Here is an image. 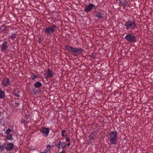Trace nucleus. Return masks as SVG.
Instances as JSON below:
<instances>
[{"instance_id": "obj_25", "label": "nucleus", "mask_w": 153, "mask_h": 153, "mask_svg": "<svg viewBox=\"0 0 153 153\" xmlns=\"http://www.w3.org/2000/svg\"><path fill=\"white\" fill-rule=\"evenodd\" d=\"M51 147V146L49 144L47 145V146L46 149H45L46 152H47L49 151L50 150Z\"/></svg>"}, {"instance_id": "obj_19", "label": "nucleus", "mask_w": 153, "mask_h": 153, "mask_svg": "<svg viewBox=\"0 0 153 153\" xmlns=\"http://www.w3.org/2000/svg\"><path fill=\"white\" fill-rule=\"evenodd\" d=\"M17 36L16 34L15 33H14L12 34L10 36V39L12 40H14L16 38Z\"/></svg>"}, {"instance_id": "obj_29", "label": "nucleus", "mask_w": 153, "mask_h": 153, "mask_svg": "<svg viewBox=\"0 0 153 153\" xmlns=\"http://www.w3.org/2000/svg\"><path fill=\"white\" fill-rule=\"evenodd\" d=\"M66 139V141L68 142V143H69V141H70V138H69L68 137H66L65 138Z\"/></svg>"}, {"instance_id": "obj_20", "label": "nucleus", "mask_w": 153, "mask_h": 153, "mask_svg": "<svg viewBox=\"0 0 153 153\" xmlns=\"http://www.w3.org/2000/svg\"><path fill=\"white\" fill-rule=\"evenodd\" d=\"M33 93L35 95H36L38 93H40L41 92V90H37L36 89L33 88Z\"/></svg>"}, {"instance_id": "obj_2", "label": "nucleus", "mask_w": 153, "mask_h": 153, "mask_svg": "<svg viewBox=\"0 0 153 153\" xmlns=\"http://www.w3.org/2000/svg\"><path fill=\"white\" fill-rule=\"evenodd\" d=\"M124 26L127 30H133L137 27L135 22L132 20H129L126 21Z\"/></svg>"}, {"instance_id": "obj_22", "label": "nucleus", "mask_w": 153, "mask_h": 153, "mask_svg": "<svg viewBox=\"0 0 153 153\" xmlns=\"http://www.w3.org/2000/svg\"><path fill=\"white\" fill-rule=\"evenodd\" d=\"M7 138L8 140H12V139L13 135L12 134H9L7 135Z\"/></svg>"}, {"instance_id": "obj_16", "label": "nucleus", "mask_w": 153, "mask_h": 153, "mask_svg": "<svg viewBox=\"0 0 153 153\" xmlns=\"http://www.w3.org/2000/svg\"><path fill=\"white\" fill-rule=\"evenodd\" d=\"M5 97V93L0 88V99L4 98Z\"/></svg>"}, {"instance_id": "obj_35", "label": "nucleus", "mask_w": 153, "mask_h": 153, "mask_svg": "<svg viewBox=\"0 0 153 153\" xmlns=\"http://www.w3.org/2000/svg\"><path fill=\"white\" fill-rule=\"evenodd\" d=\"M62 143V142H59L58 143H59V144H60V143Z\"/></svg>"}, {"instance_id": "obj_31", "label": "nucleus", "mask_w": 153, "mask_h": 153, "mask_svg": "<svg viewBox=\"0 0 153 153\" xmlns=\"http://www.w3.org/2000/svg\"><path fill=\"white\" fill-rule=\"evenodd\" d=\"M60 153H65V151H62Z\"/></svg>"}, {"instance_id": "obj_10", "label": "nucleus", "mask_w": 153, "mask_h": 153, "mask_svg": "<svg viewBox=\"0 0 153 153\" xmlns=\"http://www.w3.org/2000/svg\"><path fill=\"white\" fill-rule=\"evenodd\" d=\"M118 1V4L119 6L123 7V8L129 5L127 2L125 0H119Z\"/></svg>"}, {"instance_id": "obj_30", "label": "nucleus", "mask_w": 153, "mask_h": 153, "mask_svg": "<svg viewBox=\"0 0 153 153\" xmlns=\"http://www.w3.org/2000/svg\"><path fill=\"white\" fill-rule=\"evenodd\" d=\"M26 122L25 120L24 119H22L21 120V123H22L25 124Z\"/></svg>"}, {"instance_id": "obj_28", "label": "nucleus", "mask_w": 153, "mask_h": 153, "mask_svg": "<svg viewBox=\"0 0 153 153\" xmlns=\"http://www.w3.org/2000/svg\"><path fill=\"white\" fill-rule=\"evenodd\" d=\"M25 118L26 119H27V120L29 119L30 117V115L25 114Z\"/></svg>"}, {"instance_id": "obj_7", "label": "nucleus", "mask_w": 153, "mask_h": 153, "mask_svg": "<svg viewBox=\"0 0 153 153\" xmlns=\"http://www.w3.org/2000/svg\"><path fill=\"white\" fill-rule=\"evenodd\" d=\"M50 131V129L49 128L44 127H42V129L41 130L40 132L43 136L47 137L48 136Z\"/></svg>"}, {"instance_id": "obj_36", "label": "nucleus", "mask_w": 153, "mask_h": 153, "mask_svg": "<svg viewBox=\"0 0 153 153\" xmlns=\"http://www.w3.org/2000/svg\"><path fill=\"white\" fill-rule=\"evenodd\" d=\"M62 143H65V142H62Z\"/></svg>"}, {"instance_id": "obj_24", "label": "nucleus", "mask_w": 153, "mask_h": 153, "mask_svg": "<svg viewBox=\"0 0 153 153\" xmlns=\"http://www.w3.org/2000/svg\"><path fill=\"white\" fill-rule=\"evenodd\" d=\"M4 149V146L3 145H1L0 144V152H2Z\"/></svg>"}, {"instance_id": "obj_37", "label": "nucleus", "mask_w": 153, "mask_h": 153, "mask_svg": "<svg viewBox=\"0 0 153 153\" xmlns=\"http://www.w3.org/2000/svg\"><path fill=\"white\" fill-rule=\"evenodd\" d=\"M69 132H71L70 130H69Z\"/></svg>"}, {"instance_id": "obj_8", "label": "nucleus", "mask_w": 153, "mask_h": 153, "mask_svg": "<svg viewBox=\"0 0 153 153\" xmlns=\"http://www.w3.org/2000/svg\"><path fill=\"white\" fill-rule=\"evenodd\" d=\"M8 42L6 41H4L1 45L0 51L1 52H3L7 50L9 47Z\"/></svg>"}, {"instance_id": "obj_38", "label": "nucleus", "mask_w": 153, "mask_h": 153, "mask_svg": "<svg viewBox=\"0 0 153 153\" xmlns=\"http://www.w3.org/2000/svg\"><path fill=\"white\" fill-rule=\"evenodd\" d=\"M60 144H58V145H59Z\"/></svg>"}, {"instance_id": "obj_21", "label": "nucleus", "mask_w": 153, "mask_h": 153, "mask_svg": "<svg viewBox=\"0 0 153 153\" xmlns=\"http://www.w3.org/2000/svg\"><path fill=\"white\" fill-rule=\"evenodd\" d=\"M66 131L65 130H63L62 131L61 135L62 137L66 136L67 134L66 133Z\"/></svg>"}, {"instance_id": "obj_39", "label": "nucleus", "mask_w": 153, "mask_h": 153, "mask_svg": "<svg viewBox=\"0 0 153 153\" xmlns=\"http://www.w3.org/2000/svg\"><path fill=\"white\" fill-rule=\"evenodd\" d=\"M9 143L11 144V143Z\"/></svg>"}, {"instance_id": "obj_27", "label": "nucleus", "mask_w": 153, "mask_h": 153, "mask_svg": "<svg viewBox=\"0 0 153 153\" xmlns=\"http://www.w3.org/2000/svg\"><path fill=\"white\" fill-rule=\"evenodd\" d=\"M28 149L30 150H37V148H34L32 146L29 147Z\"/></svg>"}, {"instance_id": "obj_34", "label": "nucleus", "mask_w": 153, "mask_h": 153, "mask_svg": "<svg viewBox=\"0 0 153 153\" xmlns=\"http://www.w3.org/2000/svg\"><path fill=\"white\" fill-rule=\"evenodd\" d=\"M1 112L0 111V116H1Z\"/></svg>"}, {"instance_id": "obj_13", "label": "nucleus", "mask_w": 153, "mask_h": 153, "mask_svg": "<svg viewBox=\"0 0 153 153\" xmlns=\"http://www.w3.org/2000/svg\"><path fill=\"white\" fill-rule=\"evenodd\" d=\"M42 85V84L41 82L37 81L34 84V86L36 88H39Z\"/></svg>"}, {"instance_id": "obj_4", "label": "nucleus", "mask_w": 153, "mask_h": 153, "mask_svg": "<svg viewBox=\"0 0 153 153\" xmlns=\"http://www.w3.org/2000/svg\"><path fill=\"white\" fill-rule=\"evenodd\" d=\"M125 39L130 43H134L137 41V38L136 36L133 34L129 33L125 37Z\"/></svg>"}, {"instance_id": "obj_11", "label": "nucleus", "mask_w": 153, "mask_h": 153, "mask_svg": "<svg viewBox=\"0 0 153 153\" xmlns=\"http://www.w3.org/2000/svg\"><path fill=\"white\" fill-rule=\"evenodd\" d=\"M46 74L47 75V77L48 78H51L53 76V74L52 73V71L51 70L50 68H48L47 70V71L46 72Z\"/></svg>"}, {"instance_id": "obj_26", "label": "nucleus", "mask_w": 153, "mask_h": 153, "mask_svg": "<svg viewBox=\"0 0 153 153\" xmlns=\"http://www.w3.org/2000/svg\"><path fill=\"white\" fill-rule=\"evenodd\" d=\"M19 91H18L16 93H14L13 95H15L17 97H20V95L19 94Z\"/></svg>"}, {"instance_id": "obj_32", "label": "nucleus", "mask_w": 153, "mask_h": 153, "mask_svg": "<svg viewBox=\"0 0 153 153\" xmlns=\"http://www.w3.org/2000/svg\"><path fill=\"white\" fill-rule=\"evenodd\" d=\"M41 153H47V152H41Z\"/></svg>"}, {"instance_id": "obj_18", "label": "nucleus", "mask_w": 153, "mask_h": 153, "mask_svg": "<svg viewBox=\"0 0 153 153\" xmlns=\"http://www.w3.org/2000/svg\"><path fill=\"white\" fill-rule=\"evenodd\" d=\"M94 132L91 133L89 135V138L91 140H92L94 139L95 134Z\"/></svg>"}, {"instance_id": "obj_5", "label": "nucleus", "mask_w": 153, "mask_h": 153, "mask_svg": "<svg viewBox=\"0 0 153 153\" xmlns=\"http://www.w3.org/2000/svg\"><path fill=\"white\" fill-rule=\"evenodd\" d=\"M56 28V26L53 25L46 27L44 32L47 35H50L54 32Z\"/></svg>"}, {"instance_id": "obj_14", "label": "nucleus", "mask_w": 153, "mask_h": 153, "mask_svg": "<svg viewBox=\"0 0 153 153\" xmlns=\"http://www.w3.org/2000/svg\"><path fill=\"white\" fill-rule=\"evenodd\" d=\"M6 25H2L0 28V31L1 32H4L7 30V29L8 27Z\"/></svg>"}, {"instance_id": "obj_12", "label": "nucleus", "mask_w": 153, "mask_h": 153, "mask_svg": "<svg viewBox=\"0 0 153 153\" xmlns=\"http://www.w3.org/2000/svg\"><path fill=\"white\" fill-rule=\"evenodd\" d=\"M14 146V144H7L6 147V149L7 151H11L13 150Z\"/></svg>"}, {"instance_id": "obj_6", "label": "nucleus", "mask_w": 153, "mask_h": 153, "mask_svg": "<svg viewBox=\"0 0 153 153\" xmlns=\"http://www.w3.org/2000/svg\"><path fill=\"white\" fill-rule=\"evenodd\" d=\"M1 84L4 87H6L10 85V81L8 78H4L1 79Z\"/></svg>"}, {"instance_id": "obj_23", "label": "nucleus", "mask_w": 153, "mask_h": 153, "mask_svg": "<svg viewBox=\"0 0 153 153\" xmlns=\"http://www.w3.org/2000/svg\"><path fill=\"white\" fill-rule=\"evenodd\" d=\"M12 131L11 130L10 128H8L7 129L6 132H5V134L7 135H8L10 134V133Z\"/></svg>"}, {"instance_id": "obj_9", "label": "nucleus", "mask_w": 153, "mask_h": 153, "mask_svg": "<svg viewBox=\"0 0 153 153\" xmlns=\"http://www.w3.org/2000/svg\"><path fill=\"white\" fill-rule=\"evenodd\" d=\"M95 5L93 4H90L85 6L84 11L86 12H88L91 11V10L95 8Z\"/></svg>"}, {"instance_id": "obj_1", "label": "nucleus", "mask_w": 153, "mask_h": 153, "mask_svg": "<svg viewBox=\"0 0 153 153\" xmlns=\"http://www.w3.org/2000/svg\"><path fill=\"white\" fill-rule=\"evenodd\" d=\"M65 48L66 49L71 53L72 55L75 56H78L79 54L84 51V50L82 49L73 47L71 46H69L68 45L65 46Z\"/></svg>"}, {"instance_id": "obj_33", "label": "nucleus", "mask_w": 153, "mask_h": 153, "mask_svg": "<svg viewBox=\"0 0 153 153\" xmlns=\"http://www.w3.org/2000/svg\"><path fill=\"white\" fill-rule=\"evenodd\" d=\"M68 145L67 146H70V144H67Z\"/></svg>"}, {"instance_id": "obj_15", "label": "nucleus", "mask_w": 153, "mask_h": 153, "mask_svg": "<svg viewBox=\"0 0 153 153\" xmlns=\"http://www.w3.org/2000/svg\"><path fill=\"white\" fill-rule=\"evenodd\" d=\"M103 13H102V12H97L96 15L98 19H100L103 17Z\"/></svg>"}, {"instance_id": "obj_3", "label": "nucleus", "mask_w": 153, "mask_h": 153, "mask_svg": "<svg viewBox=\"0 0 153 153\" xmlns=\"http://www.w3.org/2000/svg\"><path fill=\"white\" fill-rule=\"evenodd\" d=\"M109 140L110 143H117V131H110L109 133Z\"/></svg>"}, {"instance_id": "obj_17", "label": "nucleus", "mask_w": 153, "mask_h": 153, "mask_svg": "<svg viewBox=\"0 0 153 153\" xmlns=\"http://www.w3.org/2000/svg\"><path fill=\"white\" fill-rule=\"evenodd\" d=\"M31 74L32 75L31 79L33 81H35V79L37 78L38 76L37 75L34 74L33 73L31 72Z\"/></svg>"}]
</instances>
